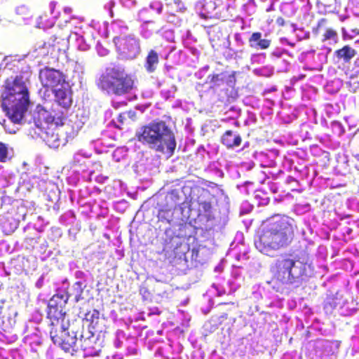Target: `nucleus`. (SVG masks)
Returning a JSON list of instances; mask_svg holds the SVG:
<instances>
[{"label": "nucleus", "mask_w": 359, "mask_h": 359, "mask_svg": "<svg viewBox=\"0 0 359 359\" xmlns=\"http://www.w3.org/2000/svg\"><path fill=\"white\" fill-rule=\"evenodd\" d=\"M293 238L294 228L290 219L276 215L266 221L255 246L262 253L268 255L287 246Z\"/></svg>", "instance_id": "f257e3e1"}, {"label": "nucleus", "mask_w": 359, "mask_h": 359, "mask_svg": "<svg viewBox=\"0 0 359 359\" xmlns=\"http://www.w3.org/2000/svg\"><path fill=\"white\" fill-rule=\"evenodd\" d=\"M137 140L156 152L172 156L177 142L170 127L163 120H154L140 127L135 133Z\"/></svg>", "instance_id": "f03ea898"}, {"label": "nucleus", "mask_w": 359, "mask_h": 359, "mask_svg": "<svg viewBox=\"0 0 359 359\" xmlns=\"http://www.w3.org/2000/svg\"><path fill=\"white\" fill-rule=\"evenodd\" d=\"M65 301L62 295L55 294L48 301L47 318L50 320V335L53 342L60 346L65 351L69 352L76 343V336H70L69 324L65 322V312L63 311Z\"/></svg>", "instance_id": "7ed1b4c3"}, {"label": "nucleus", "mask_w": 359, "mask_h": 359, "mask_svg": "<svg viewBox=\"0 0 359 359\" xmlns=\"http://www.w3.org/2000/svg\"><path fill=\"white\" fill-rule=\"evenodd\" d=\"M66 114L62 111H51L44 107H38L36 116L34 117L36 127L39 130V135L50 147L57 148L62 143V135L59 127L64 126Z\"/></svg>", "instance_id": "20e7f679"}, {"label": "nucleus", "mask_w": 359, "mask_h": 359, "mask_svg": "<svg viewBox=\"0 0 359 359\" xmlns=\"http://www.w3.org/2000/svg\"><path fill=\"white\" fill-rule=\"evenodd\" d=\"M96 85L107 94L122 96L133 90L135 81L124 67L115 65L105 69L97 80Z\"/></svg>", "instance_id": "39448f33"}, {"label": "nucleus", "mask_w": 359, "mask_h": 359, "mask_svg": "<svg viewBox=\"0 0 359 359\" xmlns=\"http://www.w3.org/2000/svg\"><path fill=\"white\" fill-rule=\"evenodd\" d=\"M298 262L292 254H281L270 266L271 278L269 283L273 284L278 288L294 284L302 276V273H295L296 264Z\"/></svg>", "instance_id": "423d86ee"}, {"label": "nucleus", "mask_w": 359, "mask_h": 359, "mask_svg": "<svg viewBox=\"0 0 359 359\" xmlns=\"http://www.w3.org/2000/svg\"><path fill=\"white\" fill-rule=\"evenodd\" d=\"M29 103V93H15L3 95L2 107L14 123H20Z\"/></svg>", "instance_id": "0eeeda50"}, {"label": "nucleus", "mask_w": 359, "mask_h": 359, "mask_svg": "<svg viewBox=\"0 0 359 359\" xmlns=\"http://www.w3.org/2000/svg\"><path fill=\"white\" fill-rule=\"evenodd\" d=\"M116 51L122 58L132 60L140 52V41L130 36H115L113 39Z\"/></svg>", "instance_id": "6e6552de"}, {"label": "nucleus", "mask_w": 359, "mask_h": 359, "mask_svg": "<svg viewBox=\"0 0 359 359\" xmlns=\"http://www.w3.org/2000/svg\"><path fill=\"white\" fill-rule=\"evenodd\" d=\"M39 77L43 88L53 90L65 83V76L62 72L48 67L40 69Z\"/></svg>", "instance_id": "1a4fd4ad"}, {"label": "nucleus", "mask_w": 359, "mask_h": 359, "mask_svg": "<svg viewBox=\"0 0 359 359\" xmlns=\"http://www.w3.org/2000/svg\"><path fill=\"white\" fill-rule=\"evenodd\" d=\"M53 91L55 96V101L59 106L62 107L63 109L67 111L73 103L71 88L69 86L64 87L62 86L61 88L54 89Z\"/></svg>", "instance_id": "9d476101"}, {"label": "nucleus", "mask_w": 359, "mask_h": 359, "mask_svg": "<svg viewBox=\"0 0 359 359\" xmlns=\"http://www.w3.org/2000/svg\"><path fill=\"white\" fill-rule=\"evenodd\" d=\"M95 332L89 331L90 335L85 336L84 334H81L79 339H77L76 342L79 341V346L82 350L87 352L89 355H94L97 352L98 345L96 342V338L94 334ZM76 344L73 349L71 351H74L76 347Z\"/></svg>", "instance_id": "9b49d317"}, {"label": "nucleus", "mask_w": 359, "mask_h": 359, "mask_svg": "<svg viewBox=\"0 0 359 359\" xmlns=\"http://www.w3.org/2000/svg\"><path fill=\"white\" fill-rule=\"evenodd\" d=\"M9 93L12 95L15 93H29L28 89L25 85L22 76H16L15 79L11 83H8L6 86V89L3 95H8Z\"/></svg>", "instance_id": "f8f14e48"}, {"label": "nucleus", "mask_w": 359, "mask_h": 359, "mask_svg": "<svg viewBox=\"0 0 359 359\" xmlns=\"http://www.w3.org/2000/svg\"><path fill=\"white\" fill-rule=\"evenodd\" d=\"M221 142L227 149H233L241 144L242 137L239 134H234L232 130H228L222 135Z\"/></svg>", "instance_id": "ddd939ff"}, {"label": "nucleus", "mask_w": 359, "mask_h": 359, "mask_svg": "<svg viewBox=\"0 0 359 359\" xmlns=\"http://www.w3.org/2000/svg\"><path fill=\"white\" fill-rule=\"evenodd\" d=\"M248 41L250 46L256 50L267 49L271 43L270 39H262V34L259 32H253Z\"/></svg>", "instance_id": "4468645a"}, {"label": "nucleus", "mask_w": 359, "mask_h": 359, "mask_svg": "<svg viewBox=\"0 0 359 359\" xmlns=\"http://www.w3.org/2000/svg\"><path fill=\"white\" fill-rule=\"evenodd\" d=\"M16 313L11 306H0V320L2 326L6 328L11 327L15 322L14 316Z\"/></svg>", "instance_id": "2eb2a0df"}, {"label": "nucleus", "mask_w": 359, "mask_h": 359, "mask_svg": "<svg viewBox=\"0 0 359 359\" xmlns=\"http://www.w3.org/2000/svg\"><path fill=\"white\" fill-rule=\"evenodd\" d=\"M209 39L212 46L219 49L225 43V36L219 27H212L208 32Z\"/></svg>", "instance_id": "dca6fc26"}, {"label": "nucleus", "mask_w": 359, "mask_h": 359, "mask_svg": "<svg viewBox=\"0 0 359 359\" xmlns=\"http://www.w3.org/2000/svg\"><path fill=\"white\" fill-rule=\"evenodd\" d=\"M83 320L88 323L89 331H99L100 311L97 309L88 311L84 316Z\"/></svg>", "instance_id": "f3484780"}, {"label": "nucleus", "mask_w": 359, "mask_h": 359, "mask_svg": "<svg viewBox=\"0 0 359 359\" xmlns=\"http://www.w3.org/2000/svg\"><path fill=\"white\" fill-rule=\"evenodd\" d=\"M356 55V50L348 45L343 46L335 51V55L338 59H341L344 62H349Z\"/></svg>", "instance_id": "a211bd4d"}, {"label": "nucleus", "mask_w": 359, "mask_h": 359, "mask_svg": "<svg viewBox=\"0 0 359 359\" xmlns=\"http://www.w3.org/2000/svg\"><path fill=\"white\" fill-rule=\"evenodd\" d=\"M158 62L159 60L158 53L154 50H149L146 57V62L144 65V67L147 72L149 73L154 72L156 69V65H158Z\"/></svg>", "instance_id": "6ab92c4d"}, {"label": "nucleus", "mask_w": 359, "mask_h": 359, "mask_svg": "<svg viewBox=\"0 0 359 359\" xmlns=\"http://www.w3.org/2000/svg\"><path fill=\"white\" fill-rule=\"evenodd\" d=\"M210 82L213 84L214 86H219L224 81V73L221 74H212L208 76Z\"/></svg>", "instance_id": "aec40b11"}, {"label": "nucleus", "mask_w": 359, "mask_h": 359, "mask_svg": "<svg viewBox=\"0 0 359 359\" xmlns=\"http://www.w3.org/2000/svg\"><path fill=\"white\" fill-rule=\"evenodd\" d=\"M337 39V32L332 28H328L325 30L323 35V41H326L330 39L336 40Z\"/></svg>", "instance_id": "412c9836"}, {"label": "nucleus", "mask_w": 359, "mask_h": 359, "mask_svg": "<svg viewBox=\"0 0 359 359\" xmlns=\"http://www.w3.org/2000/svg\"><path fill=\"white\" fill-rule=\"evenodd\" d=\"M8 158V147L6 144L0 142V162L4 163Z\"/></svg>", "instance_id": "4be33fe9"}, {"label": "nucleus", "mask_w": 359, "mask_h": 359, "mask_svg": "<svg viewBox=\"0 0 359 359\" xmlns=\"http://www.w3.org/2000/svg\"><path fill=\"white\" fill-rule=\"evenodd\" d=\"M336 2V0H317V3L319 6H323L324 8L330 9L333 7Z\"/></svg>", "instance_id": "5701e85b"}, {"label": "nucleus", "mask_w": 359, "mask_h": 359, "mask_svg": "<svg viewBox=\"0 0 359 359\" xmlns=\"http://www.w3.org/2000/svg\"><path fill=\"white\" fill-rule=\"evenodd\" d=\"M199 207L205 213H209L212 209V204L210 201H201L198 202Z\"/></svg>", "instance_id": "b1692460"}, {"label": "nucleus", "mask_w": 359, "mask_h": 359, "mask_svg": "<svg viewBox=\"0 0 359 359\" xmlns=\"http://www.w3.org/2000/svg\"><path fill=\"white\" fill-rule=\"evenodd\" d=\"M125 114L126 118H128L132 121H135L137 118V113L133 110L125 111Z\"/></svg>", "instance_id": "393cba45"}, {"label": "nucleus", "mask_w": 359, "mask_h": 359, "mask_svg": "<svg viewBox=\"0 0 359 359\" xmlns=\"http://www.w3.org/2000/svg\"><path fill=\"white\" fill-rule=\"evenodd\" d=\"M126 119V116L125 112L121 113L118 116V121L119 123L123 125L124 123V121Z\"/></svg>", "instance_id": "a878e982"}, {"label": "nucleus", "mask_w": 359, "mask_h": 359, "mask_svg": "<svg viewBox=\"0 0 359 359\" xmlns=\"http://www.w3.org/2000/svg\"><path fill=\"white\" fill-rule=\"evenodd\" d=\"M327 20L326 18H321L318 22V25H317V28H320L321 27H323L326 25Z\"/></svg>", "instance_id": "bb28decb"}, {"label": "nucleus", "mask_w": 359, "mask_h": 359, "mask_svg": "<svg viewBox=\"0 0 359 359\" xmlns=\"http://www.w3.org/2000/svg\"><path fill=\"white\" fill-rule=\"evenodd\" d=\"M276 24L280 27H283L285 25V20L282 17H278L276 19Z\"/></svg>", "instance_id": "cd10ccee"}, {"label": "nucleus", "mask_w": 359, "mask_h": 359, "mask_svg": "<svg viewBox=\"0 0 359 359\" xmlns=\"http://www.w3.org/2000/svg\"><path fill=\"white\" fill-rule=\"evenodd\" d=\"M308 262V259H303V261L301 262V264L304 266V267L305 266V265L307 264Z\"/></svg>", "instance_id": "c85d7f7f"}, {"label": "nucleus", "mask_w": 359, "mask_h": 359, "mask_svg": "<svg viewBox=\"0 0 359 359\" xmlns=\"http://www.w3.org/2000/svg\"><path fill=\"white\" fill-rule=\"evenodd\" d=\"M336 343H337V346H339V345H340V344H341V341H336Z\"/></svg>", "instance_id": "c756f323"}, {"label": "nucleus", "mask_w": 359, "mask_h": 359, "mask_svg": "<svg viewBox=\"0 0 359 359\" xmlns=\"http://www.w3.org/2000/svg\"><path fill=\"white\" fill-rule=\"evenodd\" d=\"M3 228L4 229V231H6V226H5V223H4V224H3Z\"/></svg>", "instance_id": "7c9ffc66"}, {"label": "nucleus", "mask_w": 359, "mask_h": 359, "mask_svg": "<svg viewBox=\"0 0 359 359\" xmlns=\"http://www.w3.org/2000/svg\"><path fill=\"white\" fill-rule=\"evenodd\" d=\"M48 91V90H46L43 94V99H45V96H46V93Z\"/></svg>", "instance_id": "2f4dec72"}, {"label": "nucleus", "mask_w": 359, "mask_h": 359, "mask_svg": "<svg viewBox=\"0 0 359 359\" xmlns=\"http://www.w3.org/2000/svg\"><path fill=\"white\" fill-rule=\"evenodd\" d=\"M76 284H78L79 286L81 285L80 282H77Z\"/></svg>", "instance_id": "473e14b6"}]
</instances>
